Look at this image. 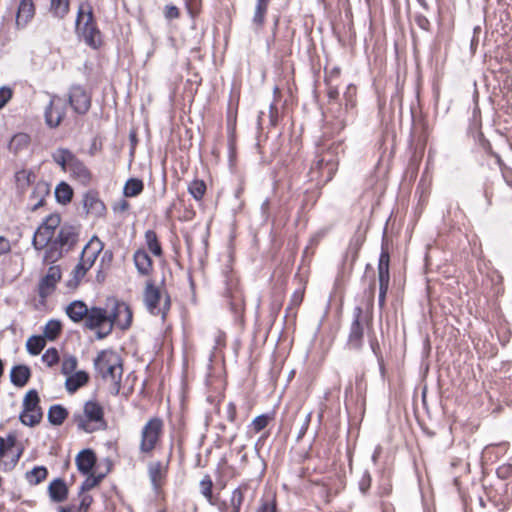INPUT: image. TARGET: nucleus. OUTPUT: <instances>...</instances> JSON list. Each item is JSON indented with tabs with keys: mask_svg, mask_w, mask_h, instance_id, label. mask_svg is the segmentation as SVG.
Listing matches in <instances>:
<instances>
[{
	"mask_svg": "<svg viewBox=\"0 0 512 512\" xmlns=\"http://www.w3.org/2000/svg\"><path fill=\"white\" fill-rule=\"evenodd\" d=\"M46 341L43 336L33 335L26 342V349L31 355H38L45 347Z\"/></svg>",
	"mask_w": 512,
	"mask_h": 512,
	"instance_id": "nucleus-38",
	"label": "nucleus"
},
{
	"mask_svg": "<svg viewBox=\"0 0 512 512\" xmlns=\"http://www.w3.org/2000/svg\"><path fill=\"white\" fill-rule=\"evenodd\" d=\"M50 192L49 185L45 182L37 183L33 192L30 195V199H35L36 202L32 205V211L37 210L44 204L45 196H47Z\"/></svg>",
	"mask_w": 512,
	"mask_h": 512,
	"instance_id": "nucleus-32",
	"label": "nucleus"
},
{
	"mask_svg": "<svg viewBox=\"0 0 512 512\" xmlns=\"http://www.w3.org/2000/svg\"><path fill=\"white\" fill-rule=\"evenodd\" d=\"M372 477L368 470L362 472L358 480V489L363 495H367L371 487Z\"/></svg>",
	"mask_w": 512,
	"mask_h": 512,
	"instance_id": "nucleus-46",
	"label": "nucleus"
},
{
	"mask_svg": "<svg viewBox=\"0 0 512 512\" xmlns=\"http://www.w3.org/2000/svg\"><path fill=\"white\" fill-rule=\"evenodd\" d=\"M35 7L32 0H21L16 15V25L23 28L34 17Z\"/></svg>",
	"mask_w": 512,
	"mask_h": 512,
	"instance_id": "nucleus-18",
	"label": "nucleus"
},
{
	"mask_svg": "<svg viewBox=\"0 0 512 512\" xmlns=\"http://www.w3.org/2000/svg\"><path fill=\"white\" fill-rule=\"evenodd\" d=\"M61 218L59 214H50L46 217L42 225L50 229L51 231H55V229L60 226Z\"/></svg>",
	"mask_w": 512,
	"mask_h": 512,
	"instance_id": "nucleus-50",
	"label": "nucleus"
},
{
	"mask_svg": "<svg viewBox=\"0 0 512 512\" xmlns=\"http://www.w3.org/2000/svg\"><path fill=\"white\" fill-rule=\"evenodd\" d=\"M54 232L45 227L44 225H40L38 229L35 231L32 239V245L36 250H42L46 246H49L53 241Z\"/></svg>",
	"mask_w": 512,
	"mask_h": 512,
	"instance_id": "nucleus-24",
	"label": "nucleus"
},
{
	"mask_svg": "<svg viewBox=\"0 0 512 512\" xmlns=\"http://www.w3.org/2000/svg\"><path fill=\"white\" fill-rule=\"evenodd\" d=\"M76 466L83 475L89 474L96 462V456L93 450L84 449L76 456Z\"/></svg>",
	"mask_w": 512,
	"mask_h": 512,
	"instance_id": "nucleus-19",
	"label": "nucleus"
},
{
	"mask_svg": "<svg viewBox=\"0 0 512 512\" xmlns=\"http://www.w3.org/2000/svg\"><path fill=\"white\" fill-rule=\"evenodd\" d=\"M78 430L85 433L106 430L108 425L104 418V409L96 400H88L84 403L83 412L74 413L72 417Z\"/></svg>",
	"mask_w": 512,
	"mask_h": 512,
	"instance_id": "nucleus-3",
	"label": "nucleus"
},
{
	"mask_svg": "<svg viewBox=\"0 0 512 512\" xmlns=\"http://www.w3.org/2000/svg\"><path fill=\"white\" fill-rule=\"evenodd\" d=\"M256 494V488L252 486L249 481L241 482L233 491L230 496L231 512H240L245 500L253 501Z\"/></svg>",
	"mask_w": 512,
	"mask_h": 512,
	"instance_id": "nucleus-11",
	"label": "nucleus"
},
{
	"mask_svg": "<svg viewBox=\"0 0 512 512\" xmlns=\"http://www.w3.org/2000/svg\"><path fill=\"white\" fill-rule=\"evenodd\" d=\"M390 255L389 252L382 248L379 261H378V281L379 286H389L390 274H389Z\"/></svg>",
	"mask_w": 512,
	"mask_h": 512,
	"instance_id": "nucleus-21",
	"label": "nucleus"
},
{
	"mask_svg": "<svg viewBox=\"0 0 512 512\" xmlns=\"http://www.w3.org/2000/svg\"><path fill=\"white\" fill-rule=\"evenodd\" d=\"M43 417V413L41 409H34L32 411L26 412L22 411L19 415V419L21 423L25 426L33 427L40 423Z\"/></svg>",
	"mask_w": 512,
	"mask_h": 512,
	"instance_id": "nucleus-35",
	"label": "nucleus"
},
{
	"mask_svg": "<svg viewBox=\"0 0 512 512\" xmlns=\"http://www.w3.org/2000/svg\"><path fill=\"white\" fill-rule=\"evenodd\" d=\"M68 414V410L64 406L54 404L48 410L47 419L51 425L60 426L66 420Z\"/></svg>",
	"mask_w": 512,
	"mask_h": 512,
	"instance_id": "nucleus-29",
	"label": "nucleus"
},
{
	"mask_svg": "<svg viewBox=\"0 0 512 512\" xmlns=\"http://www.w3.org/2000/svg\"><path fill=\"white\" fill-rule=\"evenodd\" d=\"M31 371L26 365H16L11 369L10 380L13 385L23 387L29 381Z\"/></svg>",
	"mask_w": 512,
	"mask_h": 512,
	"instance_id": "nucleus-26",
	"label": "nucleus"
},
{
	"mask_svg": "<svg viewBox=\"0 0 512 512\" xmlns=\"http://www.w3.org/2000/svg\"><path fill=\"white\" fill-rule=\"evenodd\" d=\"M414 20L419 28L422 30L428 31L430 28V21L428 18L422 14H416Z\"/></svg>",
	"mask_w": 512,
	"mask_h": 512,
	"instance_id": "nucleus-54",
	"label": "nucleus"
},
{
	"mask_svg": "<svg viewBox=\"0 0 512 512\" xmlns=\"http://www.w3.org/2000/svg\"><path fill=\"white\" fill-rule=\"evenodd\" d=\"M163 420L159 417H153L149 419L141 430V440L139 444V450L141 453H151L163 432Z\"/></svg>",
	"mask_w": 512,
	"mask_h": 512,
	"instance_id": "nucleus-8",
	"label": "nucleus"
},
{
	"mask_svg": "<svg viewBox=\"0 0 512 512\" xmlns=\"http://www.w3.org/2000/svg\"><path fill=\"white\" fill-rule=\"evenodd\" d=\"M73 178L82 184L89 183L91 174L85 164L79 160L76 156L70 164L68 171Z\"/></svg>",
	"mask_w": 512,
	"mask_h": 512,
	"instance_id": "nucleus-23",
	"label": "nucleus"
},
{
	"mask_svg": "<svg viewBox=\"0 0 512 512\" xmlns=\"http://www.w3.org/2000/svg\"><path fill=\"white\" fill-rule=\"evenodd\" d=\"M340 75V68L339 67H334L332 68L329 72H325V83L326 84H329V83H332L333 82V79L334 78H338Z\"/></svg>",
	"mask_w": 512,
	"mask_h": 512,
	"instance_id": "nucleus-59",
	"label": "nucleus"
},
{
	"mask_svg": "<svg viewBox=\"0 0 512 512\" xmlns=\"http://www.w3.org/2000/svg\"><path fill=\"white\" fill-rule=\"evenodd\" d=\"M77 367V358L73 355L64 357L61 365V372L64 375L72 374Z\"/></svg>",
	"mask_w": 512,
	"mask_h": 512,
	"instance_id": "nucleus-47",
	"label": "nucleus"
},
{
	"mask_svg": "<svg viewBox=\"0 0 512 512\" xmlns=\"http://www.w3.org/2000/svg\"><path fill=\"white\" fill-rule=\"evenodd\" d=\"M76 28L89 47L98 49L102 45V34L89 4L80 5L76 17Z\"/></svg>",
	"mask_w": 512,
	"mask_h": 512,
	"instance_id": "nucleus-4",
	"label": "nucleus"
},
{
	"mask_svg": "<svg viewBox=\"0 0 512 512\" xmlns=\"http://www.w3.org/2000/svg\"><path fill=\"white\" fill-rule=\"evenodd\" d=\"M61 329H62L61 322L56 319H51L46 323V325L44 327V331H43L44 336L43 337L45 339L53 341L58 337V335L61 332Z\"/></svg>",
	"mask_w": 512,
	"mask_h": 512,
	"instance_id": "nucleus-39",
	"label": "nucleus"
},
{
	"mask_svg": "<svg viewBox=\"0 0 512 512\" xmlns=\"http://www.w3.org/2000/svg\"><path fill=\"white\" fill-rule=\"evenodd\" d=\"M327 85V96L329 98V101H336L339 96V91L336 86H333L332 83L326 84Z\"/></svg>",
	"mask_w": 512,
	"mask_h": 512,
	"instance_id": "nucleus-60",
	"label": "nucleus"
},
{
	"mask_svg": "<svg viewBox=\"0 0 512 512\" xmlns=\"http://www.w3.org/2000/svg\"><path fill=\"white\" fill-rule=\"evenodd\" d=\"M87 271L88 269L78 262V264L72 270L71 276L81 281V279L86 275Z\"/></svg>",
	"mask_w": 512,
	"mask_h": 512,
	"instance_id": "nucleus-55",
	"label": "nucleus"
},
{
	"mask_svg": "<svg viewBox=\"0 0 512 512\" xmlns=\"http://www.w3.org/2000/svg\"><path fill=\"white\" fill-rule=\"evenodd\" d=\"M269 420L270 418L267 414L259 415L256 418H254L250 427L255 433H259L260 431L267 427Z\"/></svg>",
	"mask_w": 512,
	"mask_h": 512,
	"instance_id": "nucleus-48",
	"label": "nucleus"
},
{
	"mask_svg": "<svg viewBox=\"0 0 512 512\" xmlns=\"http://www.w3.org/2000/svg\"><path fill=\"white\" fill-rule=\"evenodd\" d=\"M165 17L169 20L179 17V9L174 5H167L165 7Z\"/></svg>",
	"mask_w": 512,
	"mask_h": 512,
	"instance_id": "nucleus-58",
	"label": "nucleus"
},
{
	"mask_svg": "<svg viewBox=\"0 0 512 512\" xmlns=\"http://www.w3.org/2000/svg\"><path fill=\"white\" fill-rule=\"evenodd\" d=\"M93 364L97 375L110 382V393L117 396L123 375L121 357L112 350H102L97 354Z\"/></svg>",
	"mask_w": 512,
	"mask_h": 512,
	"instance_id": "nucleus-1",
	"label": "nucleus"
},
{
	"mask_svg": "<svg viewBox=\"0 0 512 512\" xmlns=\"http://www.w3.org/2000/svg\"><path fill=\"white\" fill-rule=\"evenodd\" d=\"M65 106L58 96H52L45 108V123L50 128H57L65 116Z\"/></svg>",
	"mask_w": 512,
	"mask_h": 512,
	"instance_id": "nucleus-13",
	"label": "nucleus"
},
{
	"mask_svg": "<svg viewBox=\"0 0 512 512\" xmlns=\"http://www.w3.org/2000/svg\"><path fill=\"white\" fill-rule=\"evenodd\" d=\"M200 494L210 505H216V498L213 495V481L209 474H205L199 483Z\"/></svg>",
	"mask_w": 512,
	"mask_h": 512,
	"instance_id": "nucleus-33",
	"label": "nucleus"
},
{
	"mask_svg": "<svg viewBox=\"0 0 512 512\" xmlns=\"http://www.w3.org/2000/svg\"><path fill=\"white\" fill-rule=\"evenodd\" d=\"M162 293L152 280L146 282L143 291V302L148 312L154 316L161 315L164 319L170 310L171 300L168 294H165L161 303Z\"/></svg>",
	"mask_w": 512,
	"mask_h": 512,
	"instance_id": "nucleus-5",
	"label": "nucleus"
},
{
	"mask_svg": "<svg viewBox=\"0 0 512 512\" xmlns=\"http://www.w3.org/2000/svg\"><path fill=\"white\" fill-rule=\"evenodd\" d=\"M68 102L73 111L85 115L91 107V94L80 84H73L69 88Z\"/></svg>",
	"mask_w": 512,
	"mask_h": 512,
	"instance_id": "nucleus-10",
	"label": "nucleus"
},
{
	"mask_svg": "<svg viewBox=\"0 0 512 512\" xmlns=\"http://www.w3.org/2000/svg\"><path fill=\"white\" fill-rule=\"evenodd\" d=\"M98 485V480L93 479V475H89L81 484L79 494L89 491Z\"/></svg>",
	"mask_w": 512,
	"mask_h": 512,
	"instance_id": "nucleus-53",
	"label": "nucleus"
},
{
	"mask_svg": "<svg viewBox=\"0 0 512 512\" xmlns=\"http://www.w3.org/2000/svg\"><path fill=\"white\" fill-rule=\"evenodd\" d=\"M379 495L380 496H387L392 491V484L388 479H383L381 483L379 484Z\"/></svg>",
	"mask_w": 512,
	"mask_h": 512,
	"instance_id": "nucleus-56",
	"label": "nucleus"
},
{
	"mask_svg": "<svg viewBox=\"0 0 512 512\" xmlns=\"http://www.w3.org/2000/svg\"><path fill=\"white\" fill-rule=\"evenodd\" d=\"M343 152L341 143H332L325 151L317 156L311 171L317 170L325 181H330L338 168V154Z\"/></svg>",
	"mask_w": 512,
	"mask_h": 512,
	"instance_id": "nucleus-6",
	"label": "nucleus"
},
{
	"mask_svg": "<svg viewBox=\"0 0 512 512\" xmlns=\"http://www.w3.org/2000/svg\"><path fill=\"white\" fill-rule=\"evenodd\" d=\"M30 142V137L25 133H18L14 135L9 143V149L17 153L19 150L27 148Z\"/></svg>",
	"mask_w": 512,
	"mask_h": 512,
	"instance_id": "nucleus-41",
	"label": "nucleus"
},
{
	"mask_svg": "<svg viewBox=\"0 0 512 512\" xmlns=\"http://www.w3.org/2000/svg\"><path fill=\"white\" fill-rule=\"evenodd\" d=\"M54 194L58 203L66 205L72 200L73 189L68 183L62 181L56 186Z\"/></svg>",
	"mask_w": 512,
	"mask_h": 512,
	"instance_id": "nucleus-34",
	"label": "nucleus"
},
{
	"mask_svg": "<svg viewBox=\"0 0 512 512\" xmlns=\"http://www.w3.org/2000/svg\"><path fill=\"white\" fill-rule=\"evenodd\" d=\"M112 259H113L112 251H110V250L104 251V253L101 257V262H100L101 267H104V265H107V267H109L112 262Z\"/></svg>",
	"mask_w": 512,
	"mask_h": 512,
	"instance_id": "nucleus-63",
	"label": "nucleus"
},
{
	"mask_svg": "<svg viewBox=\"0 0 512 512\" xmlns=\"http://www.w3.org/2000/svg\"><path fill=\"white\" fill-rule=\"evenodd\" d=\"M50 499L53 502L60 503L67 499L68 488L65 481L61 478L54 479L48 487Z\"/></svg>",
	"mask_w": 512,
	"mask_h": 512,
	"instance_id": "nucleus-22",
	"label": "nucleus"
},
{
	"mask_svg": "<svg viewBox=\"0 0 512 512\" xmlns=\"http://www.w3.org/2000/svg\"><path fill=\"white\" fill-rule=\"evenodd\" d=\"M50 9L55 17L64 18L69 12V0H51Z\"/></svg>",
	"mask_w": 512,
	"mask_h": 512,
	"instance_id": "nucleus-43",
	"label": "nucleus"
},
{
	"mask_svg": "<svg viewBox=\"0 0 512 512\" xmlns=\"http://www.w3.org/2000/svg\"><path fill=\"white\" fill-rule=\"evenodd\" d=\"M269 2L270 0H257L256 2L255 12L252 18V24L256 32H258L264 25Z\"/></svg>",
	"mask_w": 512,
	"mask_h": 512,
	"instance_id": "nucleus-31",
	"label": "nucleus"
},
{
	"mask_svg": "<svg viewBox=\"0 0 512 512\" xmlns=\"http://www.w3.org/2000/svg\"><path fill=\"white\" fill-rule=\"evenodd\" d=\"M89 380V375L85 371H77L68 376L65 382L66 390L69 393L76 392L80 387L85 385Z\"/></svg>",
	"mask_w": 512,
	"mask_h": 512,
	"instance_id": "nucleus-27",
	"label": "nucleus"
},
{
	"mask_svg": "<svg viewBox=\"0 0 512 512\" xmlns=\"http://www.w3.org/2000/svg\"><path fill=\"white\" fill-rule=\"evenodd\" d=\"M42 361L47 364V366L51 367L58 363L59 355L58 351L55 348H49L42 355Z\"/></svg>",
	"mask_w": 512,
	"mask_h": 512,
	"instance_id": "nucleus-49",
	"label": "nucleus"
},
{
	"mask_svg": "<svg viewBox=\"0 0 512 512\" xmlns=\"http://www.w3.org/2000/svg\"><path fill=\"white\" fill-rule=\"evenodd\" d=\"M48 475L47 468L44 466H36L26 473V479L30 484L37 485L42 482Z\"/></svg>",
	"mask_w": 512,
	"mask_h": 512,
	"instance_id": "nucleus-40",
	"label": "nucleus"
},
{
	"mask_svg": "<svg viewBox=\"0 0 512 512\" xmlns=\"http://www.w3.org/2000/svg\"><path fill=\"white\" fill-rule=\"evenodd\" d=\"M83 207L87 214H93L95 216H101L105 211L104 203L92 192H88L84 195Z\"/></svg>",
	"mask_w": 512,
	"mask_h": 512,
	"instance_id": "nucleus-20",
	"label": "nucleus"
},
{
	"mask_svg": "<svg viewBox=\"0 0 512 512\" xmlns=\"http://www.w3.org/2000/svg\"><path fill=\"white\" fill-rule=\"evenodd\" d=\"M368 324V320L363 316V310L360 306L354 308L353 320L347 339L349 349L360 350L364 341V326Z\"/></svg>",
	"mask_w": 512,
	"mask_h": 512,
	"instance_id": "nucleus-9",
	"label": "nucleus"
},
{
	"mask_svg": "<svg viewBox=\"0 0 512 512\" xmlns=\"http://www.w3.org/2000/svg\"><path fill=\"white\" fill-rule=\"evenodd\" d=\"M109 323H111V313H107L106 309L91 307L88 310V314L85 318V326L88 329L94 330L99 328V330L105 331Z\"/></svg>",
	"mask_w": 512,
	"mask_h": 512,
	"instance_id": "nucleus-14",
	"label": "nucleus"
},
{
	"mask_svg": "<svg viewBox=\"0 0 512 512\" xmlns=\"http://www.w3.org/2000/svg\"><path fill=\"white\" fill-rule=\"evenodd\" d=\"M145 242L148 250L155 256H162V247L158 241L157 234L154 230H147L145 232Z\"/></svg>",
	"mask_w": 512,
	"mask_h": 512,
	"instance_id": "nucleus-36",
	"label": "nucleus"
},
{
	"mask_svg": "<svg viewBox=\"0 0 512 512\" xmlns=\"http://www.w3.org/2000/svg\"><path fill=\"white\" fill-rule=\"evenodd\" d=\"M39 396L38 392L35 389L29 390L24 399H23V410L22 411H32L34 409H41L39 407Z\"/></svg>",
	"mask_w": 512,
	"mask_h": 512,
	"instance_id": "nucleus-42",
	"label": "nucleus"
},
{
	"mask_svg": "<svg viewBox=\"0 0 512 512\" xmlns=\"http://www.w3.org/2000/svg\"><path fill=\"white\" fill-rule=\"evenodd\" d=\"M103 247V242L97 236H93L83 247L79 263L89 270L94 265L98 255L103 250Z\"/></svg>",
	"mask_w": 512,
	"mask_h": 512,
	"instance_id": "nucleus-15",
	"label": "nucleus"
},
{
	"mask_svg": "<svg viewBox=\"0 0 512 512\" xmlns=\"http://www.w3.org/2000/svg\"><path fill=\"white\" fill-rule=\"evenodd\" d=\"M226 284H227L226 294H227V297L230 299L231 310L235 314H238L243 310V306H244V300H243L242 293L236 287L234 288L232 286V284L230 285L228 282Z\"/></svg>",
	"mask_w": 512,
	"mask_h": 512,
	"instance_id": "nucleus-30",
	"label": "nucleus"
},
{
	"mask_svg": "<svg viewBox=\"0 0 512 512\" xmlns=\"http://www.w3.org/2000/svg\"><path fill=\"white\" fill-rule=\"evenodd\" d=\"M111 323L105 331L98 330L96 332L97 339L107 337L116 325L121 330H126L132 323V311L130 307L123 301L113 300V307L111 310Z\"/></svg>",
	"mask_w": 512,
	"mask_h": 512,
	"instance_id": "nucleus-7",
	"label": "nucleus"
},
{
	"mask_svg": "<svg viewBox=\"0 0 512 512\" xmlns=\"http://www.w3.org/2000/svg\"><path fill=\"white\" fill-rule=\"evenodd\" d=\"M13 91L8 86L0 87V109H2L7 102L12 98Z\"/></svg>",
	"mask_w": 512,
	"mask_h": 512,
	"instance_id": "nucleus-51",
	"label": "nucleus"
},
{
	"mask_svg": "<svg viewBox=\"0 0 512 512\" xmlns=\"http://www.w3.org/2000/svg\"><path fill=\"white\" fill-rule=\"evenodd\" d=\"M188 192L195 200H201L206 192L205 182L199 179L193 180L188 186Z\"/></svg>",
	"mask_w": 512,
	"mask_h": 512,
	"instance_id": "nucleus-45",
	"label": "nucleus"
},
{
	"mask_svg": "<svg viewBox=\"0 0 512 512\" xmlns=\"http://www.w3.org/2000/svg\"><path fill=\"white\" fill-rule=\"evenodd\" d=\"M236 415V406L232 402H229L227 405V420L230 422H234L236 419Z\"/></svg>",
	"mask_w": 512,
	"mask_h": 512,
	"instance_id": "nucleus-64",
	"label": "nucleus"
},
{
	"mask_svg": "<svg viewBox=\"0 0 512 512\" xmlns=\"http://www.w3.org/2000/svg\"><path fill=\"white\" fill-rule=\"evenodd\" d=\"M88 310L83 301L74 300L66 307V314L73 322L78 323L86 318Z\"/></svg>",
	"mask_w": 512,
	"mask_h": 512,
	"instance_id": "nucleus-25",
	"label": "nucleus"
},
{
	"mask_svg": "<svg viewBox=\"0 0 512 512\" xmlns=\"http://www.w3.org/2000/svg\"><path fill=\"white\" fill-rule=\"evenodd\" d=\"M304 298V291L299 289L296 290L291 296L290 305L287 307V312L290 311L293 307H298L302 303Z\"/></svg>",
	"mask_w": 512,
	"mask_h": 512,
	"instance_id": "nucleus-52",
	"label": "nucleus"
},
{
	"mask_svg": "<svg viewBox=\"0 0 512 512\" xmlns=\"http://www.w3.org/2000/svg\"><path fill=\"white\" fill-rule=\"evenodd\" d=\"M75 155L66 148H58L52 153L53 161L58 164L64 172H67Z\"/></svg>",
	"mask_w": 512,
	"mask_h": 512,
	"instance_id": "nucleus-28",
	"label": "nucleus"
},
{
	"mask_svg": "<svg viewBox=\"0 0 512 512\" xmlns=\"http://www.w3.org/2000/svg\"><path fill=\"white\" fill-rule=\"evenodd\" d=\"M133 262L140 276H149L153 271V260L143 248L137 249L134 252Z\"/></svg>",
	"mask_w": 512,
	"mask_h": 512,
	"instance_id": "nucleus-17",
	"label": "nucleus"
},
{
	"mask_svg": "<svg viewBox=\"0 0 512 512\" xmlns=\"http://www.w3.org/2000/svg\"><path fill=\"white\" fill-rule=\"evenodd\" d=\"M147 471L152 489L155 492H158L166 478L168 463L164 464L161 461L150 462L148 464Z\"/></svg>",
	"mask_w": 512,
	"mask_h": 512,
	"instance_id": "nucleus-16",
	"label": "nucleus"
},
{
	"mask_svg": "<svg viewBox=\"0 0 512 512\" xmlns=\"http://www.w3.org/2000/svg\"><path fill=\"white\" fill-rule=\"evenodd\" d=\"M389 286H379L378 305L382 309L385 306V299Z\"/></svg>",
	"mask_w": 512,
	"mask_h": 512,
	"instance_id": "nucleus-61",
	"label": "nucleus"
},
{
	"mask_svg": "<svg viewBox=\"0 0 512 512\" xmlns=\"http://www.w3.org/2000/svg\"><path fill=\"white\" fill-rule=\"evenodd\" d=\"M144 189V184L141 179L130 178L124 185L123 194L126 197H135L139 195Z\"/></svg>",
	"mask_w": 512,
	"mask_h": 512,
	"instance_id": "nucleus-37",
	"label": "nucleus"
},
{
	"mask_svg": "<svg viewBox=\"0 0 512 512\" xmlns=\"http://www.w3.org/2000/svg\"><path fill=\"white\" fill-rule=\"evenodd\" d=\"M255 512H279L276 497L269 495L260 500Z\"/></svg>",
	"mask_w": 512,
	"mask_h": 512,
	"instance_id": "nucleus-44",
	"label": "nucleus"
},
{
	"mask_svg": "<svg viewBox=\"0 0 512 512\" xmlns=\"http://www.w3.org/2000/svg\"><path fill=\"white\" fill-rule=\"evenodd\" d=\"M92 502H93L92 496H90V495L82 496L79 507H78V512H87L89 507L91 506Z\"/></svg>",
	"mask_w": 512,
	"mask_h": 512,
	"instance_id": "nucleus-57",
	"label": "nucleus"
},
{
	"mask_svg": "<svg viewBox=\"0 0 512 512\" xmlns=\"http://www.w3.org/2000/svg\"><path fill=\"white\" fill-rule=\"evenodd\" d=\"M80 226L64 223L60 226L57 237L50 243L44 254V261L54 263L64 252H69L79 240Z\"/></svg>",
	"mask_w": 512,
	"mask_h": 512,
	"instance_id": "nucleus-2",
	"label": "nucleus"
},
{
	"mask_svg": "<svg viewBox=\"0 0 512 512\" xmlns=\"http://www.w3.org/2000/svg\"><path fill=\"white\" fill-rule=\"evenodd\" d=\"M278 110L277 107L272 103L269 106V119L270 125L275 126L277 124Z\"/></svg>",
	"mask_w": 512,
	"mask_h": 512,
	"instance_id": "nucleus-62",
	"label": "nucleus"
},
{
	"mask_svg": "<svg viewBox=\"0 0 512 512\" xmlns=\"http://www.w3.org/2000/svg\"><path fill=\"white\" fill-rule=\"evenodd\" d=\"M61 279V269L58 265L50 266L46 275L41 278L38 284V296L44 302L56 289L57 283Z\"/></svg>",
	"mask_w": 512,
	"mask_h": 512,
	"instance_id": "nucleus-12",
	"label": "nucleus"
}]
</instances>
